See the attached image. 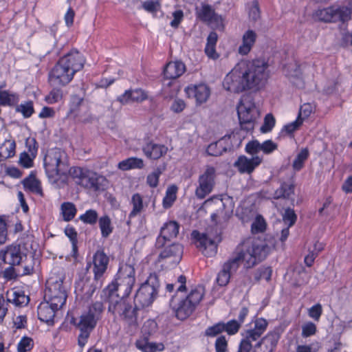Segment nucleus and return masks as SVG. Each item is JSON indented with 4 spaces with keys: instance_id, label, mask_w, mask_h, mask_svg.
<instances>
[{
    "instance_id": "50",
    "label": "nucleus",
    "mask_w": 352,
    "mask_h": 352,
    "mask_svg": "<svg viewBox=\"0 0 352 352\" xmlns=\"http://www.w3.org/2000/svg\"><path fill=\"white\" fill-rule=\"evenodd\" d=\"M34 340L28 336H23L21 338L17 344L18 352H28L32 350L34 347Z\"/></svg>"
},
{
    "instance_id": "16",
    "label": "nucleus",
    "mask_w": 352,
    "mask_h": 352,
    "mask_svg": "<svg viewBox=\"0 0 352 352\" xmlns=\"http://www.w3.org/2000/svg\"><path fill=\"white\" fill-rule=\"evenodd\" d=\"M188 98L195 100L196 104L205 103L210 96V89L206 84L190 85L185 89Z\"/></svg>"
},
{
    "instance_id": "24",
    "label": "nucleus",
    "mask_w": 352,
    "mask_h": 352,
    "mask_svg": "<svg viewBox=\"0 0 352 352\" xmlns=\"http://www.w3.org/2000/svg\"><path fill=\"white\" fill-rule=\"evenodd\" d=\"M257 38L256 33L252 30H248L242 36V43L238 48V53L242 56L248 55L254 47Z\"/></svg>"
},
{
    "instance_id": "32",
    "label": "nucleus",
    "mask_w": 352,
    "mask_h": 352,
    "mask_svg": "<svg viewBox=\"0 0 352 352\" xmlns=\"http://www.w3.org/2000/svg\"><path fill=\"white\" fill-rule=\"evenodd\" d=\"M131 204L133 208L129 214V218L131 219L140 214L144 209V206L142 195L139 193L133 194L131 199Z\"/></svg>"
},
{
    "instance_id": "48",
    "label": "nucleus",
    "mask_w": 352,
    "mask_h": 352,
    "mask_svg": "<svg viewBox=\"0 0 352 352\" xmlns=\"http://www.w3.org/2000/svg\"><path fill=\"white\" fill-rule=\"evenodd\" d=\"M266 222L261 215H257L252 223L251 230L253 234L263 232L266 229Z\"/></svg>"
},
{
    "instance_id": "31",
    "label": "nucleus",
    "mask_w": 352,
    "mask_h": 352,
    "mask_svg": "<svg viewBox=\"0 0 352 352\" xmlns=\"http://www.w3.org/2000/svg\"><path fill=\"white\" fill-rule=\"evenodd\" d=\"M98 226L103 238H107L113 231L111 219L107 214L101 216L98 219Z\"/></svg>"
},
{
    "instance_id": "7",
    "label": "nucleus",
    "mask_w": 352,
    "mask_h": 352,
    "mask_svg": "<svg viewBox=\"0 0 352 352\" xmlns=\"http://www.w3.org/2000/svg\"><path fill=\"white\" fill-rule=\"evenodd\" d=\"M65 275H52L46 283L44 300L48 301L55 309H60L65 304L67 298L66 285L64 284Z\"/></svg>"
},
{
    "instance_id": "51",
    "label": "nucleus",
    "mask_w": 352,
    "mask_h": 352,
    "mask_svg": "<svg viewBox=\"0 0 352 352\" xmlns=\"http://www.w3.org/2000/svg\"><path fill=\"white\" fill-rule=\"evenodd\" d=\"M223 331L230 336L235 335L238 333L241 325L236 320H230L227 322H223Z\"/></svg>"
},
{
    "instance_id": "58",
    "label": "nucleus",
    "mask_w": 352,
    "mask_h": 352,
    "mask_svg": "<svg viewBox=\"0 0 352 352\" xmlns=\"http://www.w3.org/2000/svg\"><path fill=\"white\" fill-rule=\"evenodd\" d=\"M142 8L150 13H155L160 7V3L158 1L146 0L142 4Z\"/></svg>"
},
{
    "instance_id": "4",
    "label": "nucleus",
    "mask_w": 352,
    "mask_h": 352,
    "mask_svg": "<svg viewBox=\"0 0 352 352\" xmlns=\"http://www.w3.org/2000/svg\"><path fill=\"white\" fill-rule=\"evenodd\" d=\"M46 174L52 184H57L60 179L65 181L67 175L79 186L84 187L89 170L78 166L69 168L66 153L60 149L52 150L44 159Z\"/></svg>"
},
{
    "instance_id": "12",
    "label": "nucleus",
    "mask_w": 352,
    "mask_h": 352,
    "mask_svg": "<svg viewBox=\"0 0 352 352\" xmlns=\"http://www.w3.org/2000/svg\"><path fill=\"white\" fill-rule=\"evenodd\" d=\"M26 257L27 250L20 244L8 245L0 251V259L10 265H19Z\"/></svg>"
},
{
    "instance_id": "1",
    "label": "nucleus",
    "mask_w": 352,
    "mask_h": 352,
    "mask_svg": "<svg viewBox=\"0 0 352 352\" xmlns=\"http://www.w3.org/2000/svg\"><path fill=\"white\" fill-rule=\"evenodd\" d=\"M135 284V270L129 264L122 265L116 282H111L101 292L100 298L109 302L108 311L129 326L138 325V311L150 306L158 294L159 277L151 273L140 285L134 296V307L124 300L131 294Z\"/></svg>"
},
{
    "instance_id": "43",
    "label": "nucleus",
    "mask_w": 352,
    "mask_h": 352,
    "mask_svg": "<svg viewBox=\"0 0 352 352\" xmlns=\"http://www.w3.org/2000/svg\"><path fill=\"white\" fill-rule=\"evenodd\" d=\"M272 274V270L270 267L261 266L254 272V278L256 281L265 279L270 281Z\"/></svg>"
},
{
    "instance_id": "25",
    "label": "nucleus",
    "mask_w": 352,
    "mask_h": 352,
    "mask_svg": "<svg viewBox=\"0 0 352 352\" xmlns=\"http://www.w3.org/2000/svg\"><path fill=\"white\" fill-rule=\"evenodd\" d=\"M185 71L186 65L182 61H171L165 66L164 75L167 79H176L181 76Z\"/></svg>"
},
{
    "instance_id": "30",
    "label": "nucleus",
    "mask_w": 352,
    "mask_h": 352,
    "mask_svg": "<svg viewBox=\"0 0 352 352\" xmlns=\"http://www.w3.org/2000/svg\"><path fill=\"white\" fill-rule=\"evenodd\" d=\"M29 302V297L25 295L21 290L7 292V302H12L16 306L26 305Z\"/></svg>"
},
{
    "instance_id": "63",
    "label": "nucleus",
    "mask_w": 352,
    "mask_h": 352,
    "mask_svg": "<svg viewBox=\"0 0 352 352\" xmlns=\"http://www.w3.org/2000/svg\"><path fill=\"white\" fill-rule=\"evenodd\" d=\"M316 332V326L311 322L305 323L302 327V336L303 337H309Z\"/></svg>"
},
{
    "instance_id": "49",
    "label": "nucleus",
    "mask_w": 352,
    "mask_h": 352,
    "mask_svg": "<svg viewBox=\"0 0 352 352\" xmlns=\"http://www.w3.org/2000/svg\"><path fill=\"white\" fill-rule=\"evenodd\" d=\"M303 119L297 118L287 124H285L281 129V133H285L289 135H292L293 133L298 129V128L302 124Z\"/></svg>"
},
{
    "instance_id": "2",
    "label": "nucleus",
    "mask_w": 352,
    "mask_h": 352,
    "mask_svg": "<svg viewBox=\"0 0 352 352\" xmlns=\"http://www.w3.org/2000/svg\"><path fill=\"white\" fill-rule=\"evenodd\" d=\"M267 249L264 243L255 239H248L239 244L217 274L216 281L218 285L226 286L231 275L238 270L241 263L247 270L258 265L266 258Z\"/></svg>"
},
{
    "instance_id": "47",
    "label": "nucleus",
    "mask_w": 352,
    "mask_h": 352,
    "mask_svg": "<svg viewBox=\"0 0 352 352\" xmlns=\"http://www.w3.org/2000/svg\"><path fill=\"white\" fill-rule=\"evenodd\" d=\"M157 324L155 320L148 319L146 320L142 327V333L144 336H148L153 335L157 330Z\"/></svg>"
},
{
    "instance_id": "35",
    "label": "nucleus",
    "mask_w": 352,
    "mask_h": 352,
    "mask_svg": "<svg viewBox=\"0 0 352 352\" xmlns=\"http://www.w3.org/2000/svg\"><path fill=\"white\" fill-rule=\"evenodd\" d=\"M198 18L204 22L212 21L215 16L214 10L208 4H202L201 8L197 11Z\"/></svg>"
},
{
    "instance_id": "6",
    "label": "nucleus",
    "mask_w": 352,
    "mask_h": 352,
    "mask_svg": "<svg viewBox=\"0 0 352 352\" xmlns=\"http://www.w3.org/2000/svg\"><path fill=\"white\" fill-rule=\"evenodd\" d=\"M204 294L203 289L199 287L192 289L186 298L177 301L176 297L173 296L170 300V307L175 317L180 320L188 318L202 300Z\"/></svg>"
},
{
    "instance_id": "36",
    "label": "nucleus",
    "mask_w": 352,
    "mask_h": 352,
    "mask_svg": "<svg viewBox=\"0 0 352 352\" xmlns=\"http://www.w3.org/2000/svg\"><path fill=\"white\" fill-rule=\"evenodd\" d=\"M15 107L16 112L21 113L24 118H30L34 113V103L32 100H27L21 104H16Z\"/></svg>"
},
{
    "instance_id": "34",
    "label": "nucleus",
    "mask_w": 352,
    "mask_h": 352,
    "mask_svg": "<svg viewBox=\"0 0 352 352\" xmlns=\"http://www.w3.org/2000/svg\"><path fill=\"white\" fill-rule=\"evenodd\" d=\"M60 211L63 219L65 221H70L75 217L77 209L74 204L67 201L61 204Z\"/></svg>"
},
{
    "instance_id": "62",
    "label": "nucleus",
    "mask_w": 352,
    "mask_h": 352,
    "mask_svg": "<svg viewBox=\"0 0 352 352\" xmlns=\"http://www.w3.org/2000/svg\"><path fill=\"white\" fill-rule=\"evenodd\" d=\"M277 148V144L271 140H265L261 144V151L267 155L272 153L273 151L276 150Z\"/></svg>"
},
{
    "instance_id": "5",
    "label": "nucleus",
    "mask_w": 352,
    "mask_h": 352,
    "mask_svg": "<svg viewBox=\"0 0 352 352\" xmlns=\"http://www.w3.org/2000/svg\"><path fill=\"white\" fill-rule=\"evenodd\" d=\"M104 306L101 302H96L89 307L88 311L82 314L76 327L80 333L78 337V344L83 348L87 343L91 331L96 326L97 322L101 318Z\"/></svg>"
},
{
    "instance_id": "61",
    "label": "nucleus",
    "mask_w": 352,
    "mask_h": 352,
    "mask_svg": "<svg viewBox=\"0 0 352 352\" xmlns=\"http://www.w3.org/2000/svg\"><path fill=\"white\" fill-rule=\"evenodd\" d=\"M26 152H23L20 154L19 163L21 166L25 168H29L33 166V157L30 156Z\"/></svg>"
},
{
    "instance_id": "10",
    "label": "nucleus",
    "mask_w": 352,
    "mask_h": 352,
    "mask_svg": "<svg viewBox=\"0 0 352 352\" xmlns=\"http://www.w3.org/2000/svg\"><path fill=\"white\" fill-rule=\"evenodd\" d=\"M76 74L59 58L49 72V82L53 86H66L74 78Z\"/></svg>"
},
{
    "instance_id": "45",
    "label": "nucleus",
    "mask_w": 352,
    "mask_h": 352,
    "mask_svg": "<svg viewBox=\"0 0 352 352\" xmlns=\"http://www.w3.org/2000/svg\"><path fill=\"white\" fill-rule=\"evenodd\" d=\"M223 329V321H220L212 326L208 327L205 329L204 336L208 338H214L224 332Z\"/></svg>"
},
{
    "instance_id": "42",
    "label": "nucleus",
    "mask_w": 352,
    "mask_h": 352,
    "mask_svg": "<svg viewBox=\"0 0 352 352\" xmlns=\"http://www.w3.org/2000/svg\"><path fill=\"white\" fill-rule=\"evenodd\" d=\"M64 232L72 243L73 255L76 256L78 254V233L76 229L72 226H67Z\"/></svg>"
},
{
    "instance_id": "44",
    "label": "nucleus",
    "mask_w": 352,
    "mask_h": 352,
    "mask_svg": "<svg viewBox=\"0 0 352 352\" xmlns=\"http://www.w3.org/2000/svg\"><path fill=\"white\" fill-rule=\"evenodd\" d=\"M63 96V92L60 88L54 87L45 97V101L49 104H55L62 100Z\"/></svg>"
},
{
    "instance_id": "41",
    "label": "nucleus",
    "mask_w": 352,
    "mask_h": 352,
    "mask_svg": "<svg viewBox=\"0 0 352 352\" xmlns=\"http://www.w3.org/2000/svg\"><path fill=\"white\" fill-rule=\"evenodd\" d=\"M309 155V152L307 148H304L296 155L293 162L292 167L295 170H300L304 166L305 162L307 160Z\"/></svg>"
},
{
    "instance_id": "38",
    "label": "nucleus",
    "mask_w": 352,
    "mask_h": 352,
    "mask_svg": "<svg viewBox=\"0 0 352 352\" xmlns=\"http://www.w3.org/2000/svg\"><path fill=\"white\" fill-rule=\"evenodd\" d=\"M223 139H221L215 142H212L208 145L206 148V153L208 155L219 156L227 151L226 146L223 145Z\"/></svg>"
},
{
    "instance_id": "37",
    "label": "nucleus",
    "mask_w": 352,
    "mask_h": 352,
    "mask_svg": "<svg viewBox=\"0 0 352 352\" xmlns=\"http://www.w3.org/2000/svg\"><path fill=\"white\" fill-rule=\"evenodd\" d=\"M99 218L98 213L96 210L89 209L85 213L80 214L78 219L85 224L94 226L97 223Z\"/></svg>"
},
{
    "instance_id": "60",
    "label": "nucleus",
    "mask_w": 352,
    "mask_h": 352,
    "mask_svg": "<svg viewBox=\"0 0 352 352\" xmlns=\"http://www.w3.org/2000/svg\"><path fill=\"white\" fill-rule=\"evenodd\" d=\"M313 111L314 108L310 103H305L300 106L297 118L303 119L304 120L311 114Z\"/></svg>"
},
{
    "instance_id": "28",
    "label": "nucleus",
    "mask_w": 352,
    "mask_h": 352,
    "mask_svg": "<svg viewBox=\"0 0 352 352\" xmlns=\"http://www.w3.org/2000/svg\"><path fill=\"white\" fill-rule=\"evenodd\" d=\"M19 100L20 96L18 93L10 90L0 91V106L14 107Z\"/></svg>"
},
{
    "instance_id": "55",
    "label": "nucleus",
    "mask_w": 352,
    "mask_h": 352,
    "mask_svg": "<svg viewBox=\"0 0 352 352\" xmlns=\"http://www.w3.org/2000/svg\"><path fill=\"white\" fill-rule=\"evenodd\" d=\"M322 314V307L320 303H316L308 309V315L315 321H319Z\"/></svg>"
},
{
    "instance_id": "59",
    "label": "nucleus",
    "mask_w": 352,
    "mask_h": 352,
    "mask_svg": "<svg viewBox=\"0 0 352 352\" xmlns=\"http://www.w3.org/2000/svg\"><path fill=\"white\" fill-rule=\"evenodd\" d=\"M133 89H127L122 94L117 97V101L124 105L133 102Z\"/></svg>"
},
{
    "instance_id": "29",
    "label": "nucleus",
    "mask_w": 352,
    "mask_h": 352,
    "mask_svg": "<svg viewBox=\"0 0 352 352\" xmlns=\"http://www.w3.org/2000/svg\"><path fill=\"white\" fill-rule=\"evenodd\" d=\"M16 142L14 140H6L0 144V162L11 158L15 155Z\"/></svg>"
},
{
    "instance_id": "3",
    "label": "nucleus",
    "mask_w": 352,
    "mask_h": 352,
    "mask_svg": "<svg viewBox=\"0 0 352 352\" xmlns=\"http://www.w3.org/2000/svg\"><path fill=\"white\" fill-rule=\"evenodd\" d=\"M267 64L263 60H254L247 63L241 61L225 76L223 88L233 93H241L248 89H259L267 82Z\"/></svg>"
},
{
    "instance_id": "52",
    "label": "nucleus",
    "mask_w": 352,
    "mask_h": 352,
    "mask_svg": "<svg viewBox=\"0 0 352 352\" xmlns=\"http://www.w3.org/2000/svg\"><path fill=\"white\" fill-rule=\"evenodd\" d=\"M276 120L272 113H268L265 116L264 122L261 127V131L263 133L270 132L275 126Z\"/></svg>"
},
{
    "instance_id": "46",
    "label": "nucleus",
    "mask_w": 352,
    "mask_h": 352,
    "mask_svg": "<svg viewBox=\"0 0 352 352\" xmlns=\"http://www.w3.org/2000/svg\"><path fill=\"white\" fill-rule=\"evenodd\" d=\"M23 186L25 188L29 189L30 191L38 195H42V189L40 184L35 178L28 177L23 182Z\"/></svg>"
},
{
    "instance_id": "33",
    "label": "nucleus",
    "mask_w": 352,
    "mask_h": 352,
    "mask_svg": "<svg viewBox=\"0 0 352 352\" xmlns=\"http://www.w3.org/2000/svg\"><path fill=\"white\" fill-rule=\"evenodd\" d=\"M144 161L138 157H129L122 160L118 164V168L122 170H128L133 168H142Z\"/></svg>"
},
{
    "instance_id": "54",
    "label": "nucleus",
    "mask_w": 352,
    "mask_h": 352,
    "mask_svg": "<svg viewBox=\"0 0 352 352\" xmlns=\"http://www.w3.org/2000/svg\"><path fill=\"white\" fill-rule=\"evenodd\" d=\"M162 171L160 168H157L151 173L148 174L146 177V183L151 188H155L158 186L159 178Z\"/></svg>"
},
{
    "instance_id": "53",
    "label": "nucleus",
    "mask_w": 352,
    "mask_h": 352,
    "mask_svg": "<svg viewBox=\"0 0 352 352\" xmlns=\"http://www.w3.org/2000/svg\"><path fill=\"white\" fill-rule=\"evenodd\" d=\"M283 220L288 227L294 226L297 220V215L292 208H287L283 215Z\"/></svg>"
},
{
    "instance_id": "57",
    "label": "nucleus",
    "mask_w": 352,
    "mask_h": 352,
    "mask_svg": "<svg viewBox=\"0 0 352 352\" xmlns=\"http://www.w3.org/2000/svg\"><path fill=\"white\" fill-rule=\"evenodd\" d=\"M245 150L247 153L254 155L261 151V143L256 140L250 141L247 143Z\"/></svg>"
},
{
    "instance_id": "23",
    "label": "nucleus",
    "mask_w": 352,
    "mask_h": 352,
    "mask_svg": "<svg viewBox=\"0 0 352 352\" xmlns=\"http://www.w3.org/2000/svg\"><path fill=\"white\" fill-rule=\"evenodd\" d=\"M142 151L148 158L158 160L167 153L168 148L164 144L149 142L143 146Z\"/></svg>"
},
{
    "instance_id": "18",
    "label": "nucleus",
    "mask_w": 352,
    "mask_h": 352,
    "mask_svg": "<svg viewBox=\"0 0 352 352\" xmlns=\"http://www.w3.org/2000/svg\"><path fill=\"white\" fill-rule=\"evenodd\" d=\"M60 59L75 74L82 69L86 61L82 54L76 49L71 50Z\"/></svg>"
},
{
    "instance_id": "14",
    "label": "nucleus",
    "mask_w": 352,
    "mask_h": 352,
    "mask_svg": "<svg viewBox=\"0 0 352 352\" xmlns=\"http://www.w3.org/2000/svg\"><path fill=\"white\" fill-rule=\"evenodd\" d=\"M163 250L160 253L157 261H165L166 263L172 267H175L179 263L182 258L184 248L179 243H173L170 245L163 247Z\"/></svg>"
},
{
    "instance_id": "40",
    "label": "nucleus",
    "mask_w": 352,
    "mask_h": 352,
    "mask_svg": "<svg viewBox=\"0 0 352 352\" xmlns=\"http://www.w3.org/2000/svg\"><path fill=\"white\" fill-rule=\"evenodd\" d=\"M177 187L175 185L169 186L166 191V195L163 198V207L164 208H169L172 206L177 198Z\"/></svg>"
},
{
    "instance_id": "8",
    "label": "nucleus",
    "mask_w": 352,
    "mask_h": 352,
    "mask_svg": "<svg viewBox=\"0 0 352 352\" xmlns=\"http://www.w3.org/2000/svg\"><path fill=\"white\" fill-rule=\"evenodd\" d=\"M352 9L349 6H331L318 9L314 13V19L327 23H345L351 19Z\"/></svg>"
},
{
    "instance_id": "22",
    "label": "nucleus",
    "mask_w": 352,
    "mask_h": 352,
    "mask_svg": "<svg viewBox=\"0 0 352 352\" xmlns=\"http://www.w3.org/2000/svg\"><path fill=\"white\" fill-rule=\"evenodd\" d=\"M59 309H55L48 301L45 300L40 303L37 309L38 318L41 321L52 324L55 313Z\"/></svg>"
},
{
    "instance_id": "17",
    "label": "nucleus",
    "mask_w": 352,
    "mask_h": 352,
    "mask_svg": "<svg viewBox=\"0 0 352 352\" xmlns=\"http://www.w3.org/2000/svg\"><path fill=\"white\" fill-rule=\"evenodd\" d=\"M179 226L174 221H170L161 228L160 236L157 238L155 247L163 248L167 241L176 237L179 233Z\"/></svg>"
},
{
    "instance_id": "64",
    "label": "nucleus",
    "mask_w": 352,
    "mask_h": 352,
    "mask_svg": "<svg viewBox=\"0 0 352 352\" xmlns=\"http://www.w3.org/2000/svg\"><path fill=\"white\" fill-rule=\"evenodd\" d=\"M243 339H241L237 352H250L252 349V342H254L250 339H247L246 336H243Z\"/></svg>"
},
{
    "instance_id": "9",
    "label": "nucleus",
    "mask_w": 352,
    "mask_h": 352,
    "mask_svg": "<svg viewBox=\"0 0 352 352\" xmlns=\"http://www.w3.org/2000/svg\"><path fill=\"white\" fill-rule=\"evenodd\" d=\"M215 168L207 166L204 173L200 174L198 178V186L195 189V195L197 199H204L213 190L215 186Z\"/></svg>"
},
{
    "instance_id": "56",
    "label": "nucleus",
    "mask_w": 352,
    "mask_h": 352,
    "mask_svg": "<svg viewBox=\"0 0 352 352\" xmlns=\"http://www.w3.org/2000/svg\"><path fill=\"white\" fill-rule=\"evenodd\" d=\"M228 342L225 336H219L215 340V352H227Z\"/></svg>"
},
{
    "instance_id": "13",
    "label": "nucleus",
    "mask_w": 352,
    "mask_h": 352,
    "mask_svg": "<svg viewBox=\"0 0 352 352\" xmlns=\"http://www.w3.org/2000/svg\"><path fill=\"white\" fill-rule=\"evenodd\" d=\"M104 281L96 279L94 276L93 279L82 278L76 283L75 293L84 300H89L94 293L102 287Z\"/></svg>"
},
{
    "instance_id": "20",
    "label": "nucleus",
    "mask_w": 352,
    "mask_h": 352,
    "mask_svg": "<svg viewBox=\"0 0 352 352\" xmlns=\"http://www.w3.org/2000/svg\"><path fill=\"white\" fill-rule=\"evenodd\" d=\"M263 158L259 156L248 158L245 155H241L235 162L234 166L241 173L250 174L261 164Z\"/></svg>"
},
{
    "instance_id": "26",
    "label": "nucleus",
    "mask_w": 352,
    "mask_h": 352,
    "mask_svg": "<svg viewBox=\"0 0 352 352\" xmlns=\"http://www.w3.org/2000/svg\"><path fill=\"white\" fill-rule=\"evenodd\" d=\"M148 338L138 340L135 342V346L142 352H161L165 349L162 342H151L148 341Z\"/></svg>"
},
{
    "instance_id": "19",
    "label": "nucleus",
    "mask_w": 352,
    "mask_h": 352,
    "mask_svg": "<svg viewBox=\"0 0 352 352\" xmlns=\"http://www.w3.org/2000/svg\"><path fill=\"white\" fill-rule=\"evenodd\" d=\"M280 335L275 331H269L254 346V352H273L276 347Z\"/></svg>"
},
{
    "instance_id": "21",
    "label": "nucleus",
    "mask_w": 352,
    "mask_h": 352,
    "mask_svg": "<svg viewBox=\"0 0 352 352\" xmlns=\"http://www.w3.org/2000/svg\"><path fill=\"white\" fill-rule=\"evenodd\" d=\"M192 239L194 240L196 247L204 253L208 249L211 252H216L217 246L214 241L208 236L206 233H201L198 230H193L191 233Z\"/></svg>"
},
{
    "instance_id": "15",
    "label": "nucleus",
    "mask_w": 352,
    "mask_h": 352,
    "mask_svg": "<svg viewBox=\"0 0 352 352\" xmlns=\"http://www.w3.org/2000/svg\"><path fill=\"white\" fill-rule=\"evenodd\" d=\"M93 272L96 279L104 280L105 274L109 263V256L104 250H98L93 255Z\"/></svg>"
},
{
    "instance_id": "11",
    "label": "nucleus",
    "mask_w": 352,
    "mask_h": 352,
    "mask_svg": "<svg viewBox=\"0 0 352 352\" xmlns=\"http://www.w3.org/2000/svg\"><path fill=\"white\" fill-rule=\"evenodd\" d=\"M237 113L241 125L252 124L256 120L258 110L250 96H242L237 106Z\"/></svg>"
},
{
    "instance_id": "39",
    "label": "nucleus",
    "mask_w": 352,
    "mask_h": 352,
    "mask_svg": "<svg viewBox=\"0 0 352 352\" xmlns=\"http://www.w3.org/2000/svg\"><path fill=\"white\" fill-rule=\"evenodd\" d=\"M294 192V186L291 184L283 183L275 191V198L289 199Z\"/></svg>"
},
{
    "instance_id": "27",
    "label": "nucleus",
    "mask_w": 352,
    "mask_h": 352,
    "mask_svg": "<svg viewBox=\"0 0 352 352\" xmlns=\"http://www.w3.org/2000/svg\"><path fill=\"white\" fill-rule=\"evenodd\" d=\"M104 181L105 178L104 177L90 170L86 179L84 188L94 191H98L103 189V182Z\"/></svg>"
}]
</instances>
